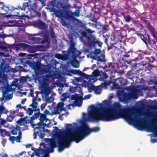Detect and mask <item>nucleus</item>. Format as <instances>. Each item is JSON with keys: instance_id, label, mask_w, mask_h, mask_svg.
<instances>
[{"instance_id": "1", "label": "nucleus", "mask_w": 157, "mask_h": 157, "mask_svg": "<svg viewBox=\"0 0 157 157\" xmlns=\"http://www.w3.org/2000/svg\"><path fill=\"white\" fill-rule=\"evenodd\" d=\"M121 118L129 124H133L138 130H142L145 128L147 131L152 132L154 137L157 136V128L155 127L153 122L147 125L145 119L141 117L139 112L132 108L123 107L119 102H115L106 107L91 106L88 113L83 115L85 121L95 122L101 121H112Z\"/></svg>"}, {"instance_id": "2", "label": "nucleus", "mask_w": 157, "mask_h": 157, "mask_svg": "<svg viewBox=\"0 0 157 157\" xmlns=\"http://www.w3.org/2000/svg\"><path fill=\"white\" fill-rule=\"evenodd\" d=\"M66 129L64 130L57 129L59 131L61 136L59 137V142H62L64 146H60L59 149L60 151H63L65 148H68L71 143L75 141L78 143L84 139L86 137L91 133L97 132L100 130L98 127H95L89 128L88 125L86 123H83L81 126L78 127L75 131H74L71 124L66 125Z\"/></svg>"}, {"instance_id": "3", "label": "nucleus", "mask_w": 157, "mask_h": 157, "mask_svg": "<svg viewBox=\"0 0 157 157\" xmlns=\"http://www.w3.org/2000/svg\"><path fill=\"white\" fill-rule=\"evenodd\" d=\"M112 88L117 89L116 94L119 101L126 104L128 103L132 100L137 99L138 97L137 93H142V90H153L154 89H157V87L155 88V86L151 87L144 85H138L136 86H134L131 85L126 87L124 89L120 88L119 83L116 82L115 79Z\"/></svg>"}, {"instance_id": "4", "label": "nucleus", "mask_w": 157, "mask_h": 157, "mask_svg": "<svg viewBox=\"0 0 157 157\" xmlns=\"http://www.w3.org/2000/svg\"><path fill=\"white\" fill-rule=\"evenodd\" d=\"M27 62L32 69L34 70L36 78H37L42 84H45V87L47 84H48L49 82L60 76L59 73L56 71V68L49 67L40 69V63L29 60Z\"/></svg>"}, {"instance_id": "5", "label": "nucleus", "mask_w": 157, "mask_h": 157, "mask_svg": "<svg viewBox=\"0 0 157 157\" xmlns=\"http://www.w3.org/2000/svg\"><path fill=\"white\" fill-rule=\"evenodd\" d=\"M40 122L36 123V124L33 125L34 132L33 133L34 139L36 138L37 135L41 139L44 136V132L45 131V127H48V124L50 122L49 120L46 118V116L44 114H41L39 119Z\"/></svg>"}, {"instance_id": "6", "label": "nucleus", "mask_w": 157, "mask_h": 157, "mask_svg": "<svg viewBox=\"0 0 157 157\" xmlns=\"http://www.w3.org/2000/svg\"><path fill=\"white\" fill-rule=\"evenodd\" d=\"M77 72H75L76 73H78L80 76L84 77L90 82L93 83L94 82L97 81V79L96 78L98 76L100 75L102 78H101V80H104L107 78L108 76L105 73L101 71L100 72L98 70H96L94 71L92 73L91 75L86 74L85 73L82 72H80L79 71H76Z\"/></svg>"}, {"instance_id": "7", "label": "nucleus", "mask_w": 157, "mask_h": 157, "mask_svg": "<svg viewBox=\"0 0 157 157\" xmlns=\"http://www.w3.org/2000/svg\"><path fill=\"white\" fill-rule=\"evenodd\" d=\"M16 9L22 11L23 14L21 15L22 17L27 16V15H25V13H30L31 16L32 17L35 16L36 15V13L34 10V9H35V6L34 4H31L30 1L23 3L22 7L18 6H17Z\"/></svg>"}, {"instance_id": "8", "label": "nucleus", "mask_w": 157, "mask_h": 157, "mask_svg": "<svg viewBox=\"0 0 157 157\" xmlns=\"http://www.w3.org/2000/svg\"><path fill=\"white\" fill-rule=\"evenodd\" d=\"M17 8H15L12 6L8 5L5 6L3 5L1 8V10H2V12L5 13H2L1 15H3L6 17H10L11 18L13 17H20V14L19 12H17L16 14H13L14 10H17ZM17 10H18L17 9Z\"/></svg>"}, {"instance_id": "9", "label": "nucleus", "mask_w": 157, "mask_h": 157, "mask_svg": "<svg viewBox=\"0 0 157 157\" xmlns=\"http://www.w3.org/2000/svg\"><path fill=\"white\" fill-rule=\"evenodd\" d=\"M79 13L80 10L78 9L76 10L74 13L71 11H68V14L65 16L64 18L68 20L72 21L78 25L82 23L81 21L74 17V16L78 17L79 16Z\"/></svg>"}, {"instance_id": "10", "label": "nucleus", "mask_w": 157, "mask_h": 157, "mask_svg": "<svg viewBox=\"0 0 157 157\" xmlns=\"http://www.w3.org/2000/svg\"><path fill=\"white\" fill-rule=\"evenodd\" d=\"M45 88L44 94L43 96L44 101L47 103L52 102L54 100V98L52 95L49 97V95L51 93V89L49 87V84H47Z\"/></svg>"}, {"instance_id": "11", "label": "nucleus", "mask_w": 157, "mask_h": 157, "mask_svg": "<svg viewBox=\"0 0 157 157\" xmlns=\"http://www.w3.org/2000/svg\"><path fill=\"white\" fill-rule=\"evenodd\" d=\"M64 105L63 103L62 102H59L56 107L54 109V114H59L62 111H66V108L69 109H71V107H72L73 108L74 107V105L73 104H70L66 105V108H64L63 107Z\"/></svg>"}, {"instance_id": "12", "label": "nucleus", "mask_w": 157, "mask_h": 157, "mask_svg": "<svg viewBox=\"0 0 157 157\" xmlns=\"http://www.w3.org/2000/svg\"><path fill=\"white\" fill-rule=\"evenodd\" d=\"M80 94H75L74 95H72L70 98L71 100H74L73 101L74 102V104L76 106H80L82 103L83 93Z\"/></svg>"}, {"instance_id": "13", "label": "nucleus", "mask_w": 157, "mask_h": 157, "mask_svg": "<svg viewBox=\"0 0 157 157\" xmlns=\"http://www.w3.org/2000/svg\"><path fill=\"white\" fill-rule=\"evenodd\" d=\"M40 36L41 37H45V35L43 33H34L31 34L29 36V39L31 41L33 44L41 43L42 41V39L38 37H35L36 36Z\"/></svg>"}, {"instance_id": "14", "label": "nucleus", "mask_w": 157, "mask_h": 157, "mask_svg": "<svg viewBox=\"0 0 157 157\" xmlns=\"http://www.w3.org/2000/svg\"><path fill=\"white\" fill-rule=\"evenodd\" d=\"M24 24L21 19L9 20L8 22L4 23V25L8 27L22 26Z\"/></svg>"}, {"instance_id": "15", "label": "nucleus", "mask_w": 157, "mask_h": 157, "mask_svg": "<svg viewBox=\"0 0 157 157\" xmlns=\"http://www.w3.org/2000/svg\"><path fill=\"white\" fill-rule=\"evenodd\" d=\"M89 44L94 47L95 44H97L99 47H101L102 43L98 39L96 38L95 36L93 35H90L87 37Z\"/></svg>"}, {"instance_id": "16", "label": "nucleus", "mask_w": 157, "mask_h": 157, "mask_svg": "<svg viewBox=\"0 0 157 157\" xmlns=\"http://www.w3.org/2000/svg\"><path fill=\"white\" fill-rule=\"evenodd\" d=\"M70 47L68 48L70 50V51L73 52L75 55H73V57L74 58H76L78 56L81 54V52L80 51H78L75 47V43L73 39L71 38L69 44Z\"/></svg>"}, {"instance_id": "17", "label": "nucleus", "mask_w": 157, "mask_h": 157, "mask_svg": "<svg viewBox=\"0 0 157 157\" xmlns=\"http://www.w3.org/2000/svg\"><path fill=\"white\" fill-rule=\"evenodd\" d=\"M31 122V120H29L28 118L25 117L24 118L18 120L17 123L20 126H24L23 127L21 128V130L24 131L28 129V126L27 125L28 124L30 123Z\"/></svg>"}, {"instance_id": "18", "label": "nucleus", "mask_w": 157, "mask_h": 157, "mask_svg": "<svg viewBox=\"0 0 157 157\" xmlns=\"http://www.w3.org/2000/svg\"><path fill=\"white\" fill-rule=\"evenodd\" d=\"M5 85L3 86H2V88L3 91L2 96L0 98V101L2 102L3 101L5 100V95L6 94V92H9L10 90L11 87L9 85H7L6 82Z\"/></svg>"}, {"instance_id": "19", "label": "nucleus", "mask_w": 157, "mask_h": 157, "mask_svg": "<svg viewBox=\"0 0 157 157\" xmlns=\"http://www.w3.org/2000/svg\"><path fill=\"white\" fill-rule=\"evenodd\" d=\"M0 68L3 72L6 73L13 71V70L10 67L9 64L6 62L1 63Z\"/></svg>"}, {"instance_id": "20", "label": "nucleus", "mask_w": 157, "mask_h": 157, "mask_svg": "<svg viewBox=\"0 0 157 157\" xmlns=\"http://www.w3.org/2000/svg\"><path fill=\"white\" fill-rule=\"evenodd\" d=\"M101 52L100 49H96L94 51H91L87 55L88 57L96 60V58L98 55H99Z\"/></svg>"}, {"instance_id": "21", "label": "nucleus", "mask_w": 157, "mask_h": 157, "mask_svg": "<svg viewBox=\"0 0 157 157\" xmlns=\"http://www.w3.org/2000/svg\"><path fill=\"white\" fill-rule=\"evenodd\" d=\"M147 28L150 34L157 41V32L154 27L150 25H147Z\"/></svg>"}, {"instance_id": "22", "label": "nucleus", "mask_w": 157, "mask_h": 157, "mask_svg": "<svg viewBox=\"0 0 157 157\" xmlns=\"http://www.w3.org/2000/svg\"><path fill=\"white\" fill-rule=\"evenodd\" d=\"M30 46L29 45L23 43H19L17 44L16 48V50L17 51L21 50V51L26 50L30 49Z\"/></svg>"}, {"instance_id": "23", "label": "nucleus", "mask_w": 157, "mask_h": 157, "mask_svg": "<svg viewBox=\"0 0 157 157\" xmlns=\"http://www.w3.org/2000/svg\"><path fill=\"white\" fill-rule=\"evenodd\" d=\"M75 81H73V84H75L77 86L73 87L72 86H70L69 87L70 91L71 93H73L78 90V92L80 93H82V90L80 87L78 86V84H77L76 82H75Z\"/></svg>"}, {"instance_id": "24", "label": "nucleus", "mask_w": 157, "mask_h": 157, "mask_svg": "<svg viewBox=\"0 0 157 157\" xmlns=\"http://www.w3.org/2000/svg\"><path fill=\"white\" fill-rule=\"evenodd\" d=\"M62 52L64 58L67 59L69 57V56L71 55V57L72 59H75L73 57V55H75V54L73 52H71L70 51V50L68 49V51H62Z\"/></svg>"}, {"instance_id": "25", "label": "nucleus", "mask_w": 157, "mask_h": 157, "mask_svg": "<svg viewBox=\"0 0 157 157\" xmlns=\"http://www.w3.org/2000/svg\"><path fill=\"white\" fill-rule=\"evenodd\" d=\"M6 76L5 74L3 75L2 73H0V85L4 86L6 82L7 84V85H9L7 82V79L6 78Z\"/></svg>"}, {"instance_id": "26", "label": "nucleus", "mask_w": 157, "mask_h": 157, "mask_svg": "<svg viewBox=\"0 0 157 157\" xmlns=\"http://www.w3.org/2000/svg\"><path fill=\"white\" fill-rule=\"evenodd\" d=\"M127 80L123 77H120L116 79V82H120V85L121 86H124L127 84Z\"/></svg>"}, {"instance_id": "27", "label": "nucleus", "mask_w": 157, "mask_h": 157, "mask_svg": "<svg viewBox=\"0 0 157 157\" xmlns=\"http://www.w3.org/2000/svg\"><path fill=\"white\" fill-rule=\"evenodd\" d=\"M32 25L37 28H40L44 27L45 26V24L44 23L40 20H38L37 21H34Z\"/></svg>"}, {"instance_id": "28", "label": "nucleus", "mask_w": 157, "mask_h": 157, "mask_svg": "<svg viewBox=\"0 0 157 157\" xmlns=\"http://www.w3.org/2000/svg\"><path fill=\"white\" fill-rule=\"evenodd\" d=\"M52 11L54 13L56 17H59L61 19L63 18V13L62 10H56L53 9Z\"/></svg>"}, {"instance_id": "29", "label": "nucleus", "mask_w": 157, "mask_h": 157, "mask_svg": "<svg viewBox=\"0 0 157 157\" xmlns=\"http://www.w3.org/2000/svg\"><path fill=\"white\" fill-rule=\"evenodd\" d=\"M148 38V40H147V44L148 45V46H147V47L149 48H150V47L149 45H150L151 47L152 48H154L155 47L157 46L156 45V43L153 40H150V36L149 35H147Z\"/></svg>"}, {"instance_id": "30", "label": "nucleus", "mask_w": 157, "mask_h": 157, "mask_svg": "<svg viewBox=\"0 0 157 157\" xmlns=\"http://www.w3.org/2000/svg\"><path fill=\"white\" fill-rule=\"evenodd\" d=\"M40 114L39 113H35L34 115H33L31 118H29V120H31V122H30L32 126L33 127V124H36V123H34L33 121V120L37 119V118L39 117Z\"/></svg>"}, {"instance_id": "31", "label": "nucleus", "mask_w": 157, "mask_h": 157, "mask_svg": "<svg viewBox=\"0 0 157 157\" xmlns=\"http://www.w3.org/2000/svg\"><path fill=\"white\" fill-rule=\"evenodd\" d=\"M60 99L62 101H64L67 99H68L69 101H70L69 95L67 92L63 93L61 95Z\"/></svg>"}, {"instance_id": "32", "label": "nucleus", "mask_w": 157, "mask_h": 157, "mask_svg": "<svg viewBox=\"0 0 157 157\" xmlns=\"http://www.w3.org/2000/svg\"><path fill=\"white\" fill-rule=\"evenodd\" d=\"M71 62V63L72 65L75 68H78L79 67V63L78 60L76 59H73Z\"/></svg>"}, {"instance_id": "33", "label": "nucleus", "mask_w": 157, "mask_h": 157, "mask_svg": "<svg viewBox=\"0 0 157 157\" xmlns=\"http://www.w3.org/2000/svg\"><path fill=\"white\" fill-rule=\"evenodd\" d=\"M79 71L80 72H81L79 70H71V71H69L68 70H66L65 71V73L64 75H71V73H73L74 74H77L79 76H80L79 74L78 73H75V72H77L75 71Z\"/></svg>"}, {"instance_id": "34", "label": "nucleus", "mask_w": 157, "mask_h": 157, "mask_svg": "<svg viewBox=\"0 0 157 157\" xmlns=\"http://www.w3.org/2000/svg\"><path fill=\"white\" fill-rule=\"evenodd\" d=\"M38 105V103L37 102L36 99V98H33L32 103L30 105L34 109L36 108Z\"/></svg>"}, {"instance_id": "35", "label": "nucleus", "mask_w": 157, "mask_h": 157, "mask_svg": "<svg viewBox=\"0 0 157 157\" xmlns=\"http://www.w3.org/2000/svg\"><path fill=\"white\" fill-rule=\"evenodd\" d=\"M105 56L104 54H101L100 55H97L96 58V60L98 61L102 62L105 61Z\"/></svg>"}, {"instance_id": "36", "label": "nucleus", "mask_w": 157, "mask_h": 157, "mask_svg": "<svg viewBox=\"0 0 157 157\" xmlns=\"http://www.w3.org/2000/svg\"><path fill=\"white\" fill-rule=\"evenodd\" d=\"M18 131H19H19H21V128L19 126H17L16 128L13 129L11 132L13 134L15 135L17 134Z\"/></svg>"}, {"instance_id": "37", "label": "nucleus", "mask_w": 157, "mask_h": 157, "mask_svg": "<svg viewBox=\"0 0 157 157\" xmlns=\"http://www.w3.org/2000/svg\"><path fill=\"white\" fill-rule=\"evenodd\" d=\"M94 91L97 94H100L101 92V89L99 86H95Z\"/></svg>"}, {"instance_id": "38", "label": "nucleus", "mask_w": 157, "mask_h": 157, "mask_svg": "<svg viewBox=\"0 0 157 157\" xmlns=\"http://www.w3.org/2000/svg\"><path fill=\"white\" fill-rule=\"evenodd\" d=\"M49 31L50 34V36L51 38L53 39H55L56 38L54 32L53 30V28L51 26L49 27Z\"/></svg>"}, {"instance_id": "39", "label": "nucleus", "mask_w": 157, "mask_h": 157, "mask_svg": "<svg viewBox=\"0 0 157 157\" xmlns=\"http://www.w3.org/2000/svg\"><path fill=\"white\" fill-rule=\"evenodd\" d=\"M56 84L59 88H63L64 87L63 81H59L56 82Z\"/></svg>"}, {"instance_id": "40", "label": "nucleus", "mask_w": 157, "mask_h": 157, "mask_svg": "<svg viewBox=\"0 0 157 157\" xmlns=\"http://www.w3.org/2000/svg\"><path fill=\"white\" fill-rule=\"evenodd\" d=\"M22 132L21 131H19L18 132V136H17L15 140L17 142H20V140L22 138Z\"/></svg>"}, {"instance_id": "41", "label": "nucleus", "mask_w": 157, "mask_h": 157, "mask_svg": "<svg viewBox=\"0 0 157 157\" xmlns=\"http://www.w3.org/2000/svg\"><path fill=\"white\" fill-rule=\"evenodd\" d=\"M137 35L140 36L141 39L143 40L144 42L145 43L146 45L147 46H148V45L147 44V41L145 40L144 38V35L142 33H139L137 34Z\"/></svg>"}, {"instance_id": "42", "label": "nucleus", "mask_w": 157, "mask_h": 157, "mask_svg": "<svg viewBox=\"0 0 157 157\" xmlns=\"http://www.w3.org/2000/svg\"><path fill=\"white\" fill-rule=\"evenodd\" d=\"M95 86L91 84L90 85H88L87 86V88L89 91L91 92L92 90H94Z\"/></svg>"}, {"instance_id": "43", "label": "nucleus", "mask_w": 157, "mask_h": 157, "mask_svg": "<svg viewBox=\"0 0 157 157\" xmlns=\"http://www.w3.org/2000/svg\"><path fill=\"white\" fill-rule=\"evenodd\" d=\"M6 92V94L5 95V100H9L12 99L13 98V95L12 94H8Z\"/></svg>"}, {"instance_id": "44", "label": "nucleus", "mask_w": 157, "mask_h": 157, "mask_svg": "<svg viewBox=\"0 0 157 157\" xmlns=\"http://www.w3.org/2000/svg\"><path fill=\"white\" fill-rule=\"evenodd\" d=\"M124 18L125 21L127 22H129L131 20V17L129 15H127L126 16H124Z\"/></svg>"}, {"instance_id": "45", "label": "nucleus", "mask_w": 157, "mask_h": 157, "mask_svg": "<svg viewBox=\"0 0 157 157\" xmlns=\"http://www.w3.org/2000/svg\"><path fill=\"white\" fill-rule=\"evenodd\" d=\"M136 40V39L134 37H132L129 38L128 39V42L131 44H133Z\"/></svg>"}, {"instance_id": "46", "label": "nucleus", "mask_w": 157, "mask_h": 157, "mask_svg": "<svg viewBox=\"0 0 157 157\" xmlns=\"http://www.w3.org/2000/svg\"><path fill=\"white\" fill-rule=\"evenodd\" d=\"M33 112V110L31 108H28L26 111V113L29 115H32Z\"/></svg>"}, {"instance_id": "47", "label": "nucleus", "mask_w": 157, "mask_h": 157, "mask_svg": "<svg viewBox=\"0 0 157 157\" xmlns=\"http://www.w3.org/2000/svg\"><path fill=\"white\" fill-rule=\"evenodd\" d=\"M36 94V96L35 97L33 98H36V101H40L41 99L40 98H38V94H39V92L37 91H36L35 92Z\"/></svg>"}, {"instance_id": "48", "label": "nucleus", "mask_w": 157, "mask_h": 157, "mask_svg": "<svg viewBox=\"0 0 157 157\" xmlns=\"http://www.w3.org/2000/svg\"><path fill=\"white\" fill-rule=\"evenodd\" d=\"M146 58L148 60V62H153L155 61V58L153 56H151L150 58L149 57H146Z\"/></svg>"}, {"instance_id": "49", "label": "nucleus", "mask_w": 157, "mask_h": 157, "mask_svg": "<svg viewBox=\"0 0 157 157\" xmlns=\"http://www.w3.org/2000/svg\"><path fill=\"white\" fill-rule=\"evenodd\" d=\"M133 74V72L132 71H128L126 75V76L128 78H130V79H132V78L130 77V76L131 75H132Z\"/></svg>"}, {"instance_id": "50", "label": "nucleus", "mask_w": 157, "mask_h": 157, "mask_svg": "<svg viewBox=\"0 0 157 157\" xmlns=\"http://www.w3.org/2000/svg\"><path fill=\"white\" fill-rule=\"evenodd\" d=\"M25 151L21 152L18 155H15L13 157H20V156L22 155L24 156V155H24L25 154Z\"/></svg>"}, {"instance_id": "51", "label": "nucleus", "mask_w": 157, "mask_h": 157, "mask_svg": "<svg viewBox=\"0 0 157 157\" xmlns=\"http://www.w3.org/2000/svg\"><path fill=\"white\" fill-rule=\"evenodd\" d=\"M87 35L86 33H84L82 34V36L80 38V41L83 43L84 42V41H83L82 40L83 37H87Z\"/></svg>"}, {"instance_id": "52", "label": "nucleus", "mask_w": 157, "mask_h": 157, "mask_svg": "<svg viewBox=\"0 0 157 157\" xmlns=\"http://www.w3.org/2000/svg\"><path fill=\"white\" fill-rule=\"evenodd\" d=\"M9 140L12 143H14V141L15 140L16 138L14 136H11L9 137Z\"/></svg>"}, {"instance_id": "53", "label": "nucleus", "mask_w": 157, "mask_h": 157, "mask_svg": "<svg viewBox=\"0 0 157 157\" xmlns=\"http://www.w3.org/2000/svg\"><path fill=\"white\" fill-rule=\"evenodd\" d=\"M6 123V121L5 120L0 118V124L3 126Z\"/></svg>"}, {"instance_id": "54", "label": "nucleus", "mask_w": 157, "mask_h": 157, "mask_svg": "<svg viewBox=\"0 0 157 157\" xmlns=\"http://www.w3.org/2000/svg\"><path fill=\"white\" fill-rule=\"evenodd\" d=\"M61 20H62L61 23L62 24V25L65 27L67 26V23L64 20H63V18H61Z\"/></svg>"}, {"instance_id": "55", "label": "nucleus", "mask_w": 157, "mask_h": 157, "mask_svg": "<svg viewBox=\"0 0 157 157\" xmlns=\"http://www.w3.org/2000/svg\"><path fill=\"white\" fill-rule=\"evenodd\" d=\"M7 120L9 121H11L13 120V117L11 116H9L7 117L6 118Z\"/></svg>"}, {"instance_id": "56", "label": "nucleus", "mask_w": 157, "mask_h": 157, "mask_svg": "<svg viewBox=\"0 0 157 157\" xmlns=\"http://www.w3.org/2000/svg\"><path fill=\"white\" fill-rule=\"evenodd\" d=\"M131 53V51H128L127 53L124 55V56L126 57H130V53Z\"/></svg>"}, {"instance_id": "57", "label": "nucleus", "mask_w": 157, "mask_h": 157, "mask_svg": "<svg viewBox=\"0 0 157 157\" xmlns=\"http://www.w3.org/2000/svg\"><path fill=\"white\" fill-rule=\"evenodd\" d=\"M91 96V95L90 94H88L86 95H85L84 96V98L83 97V100L89 99L90 98Z\"/></svg>"}, {"instance_id": "58", "label": "nucleus", "mask_w": 157, "mask_h": 157, "mask_svg": "<svg viewBox=\"0 0 157 157\" xmlns=\"http://www.w3.org/2000/svg\"><path fill=\"white\" fill-rule=\"evenodd\" d=\"M46 105V103H44L43 104H42L40 106V109L42 110H43L44 109Z\"/></svg>"}, {"instance_id": "59", "label": "nucleus", "mask_w": 157, "mask_h": 157, "mask_svg": "<svg viewBox=\"0 0 157 157\" xmlns=\"http://www.w3.org/2000/svg\"><path fill=\"white\" fill-rule=\"evenodd\" d=\"M6 140H4V139H2V140L1 142V143L2 144L3 147H4L5 145L6 144Z\"/></svg>"}, {"instance_id": "60", "label": "nucleus", "mask_w": 157, "mask_h": 157, "mask_svg": "<svg viewBox=\"0 0 157 157\" xmlns=\"http://www.w3.org/2000/svg\"><path fill=\"white\" fill-rule=\"evenodd\" d=\"M10 36V35H7L5 34H2L0 35V36L1 37L3 38L6 37H7Z\"/></svg>"}, {"instance_id": "61", "label": "nucleus", "mask_w": 157, "mask_h": 157, "mask_svg": "<svg viewBox=\"0 0 157 157\" xmlns=\"http://www.w3.org/2000/svg\"><path fill=\"white\" fill-rule=\"evenodd\" d=\"M110 39L113 41H115L116 40V37L114 35H112L111 36Z\"/></svg>"}, {"instance_id": "62", "label": "nucleus", "mask_w": 157, "mask_h": 157, "mask_svg": "<svg viewBox=\"0 0 157 157\" xmlns=\"http://www.w3.org/2000/svg\"><path fill=\"white\" fill-rule=\"evenodd\" d=\"M34 90L33 89L30 90V95L32 97H33Z\"/></svg>"}, {"instance_id": "63", "label": "nucleus", "mask_w": 157, "mask_h": 157, "mask_svg": "<svg viewBox=\"0 0 157 157\" xmlns=\"http://www.w3.org/2000/svg\"><path fill=\"white\" fill-rule=\"evenodd\" d=\"M86 31L88 33H92L94 32V31L91 30L90 29H87V28L86 29Z\"/></svg>"}, {"instance_id": "64", "label": "nucleus", "mask_w": 157, "mask_h": 157, "mask_svg": "<svg viewBox=\"0 0 157 157\" xmlns=\"http://www.w3.org/2000/svg\"><path fill=\"white\" fill-rule=\"evenodd\" d=\"M7 155L6 154H0V157H8Z\"/></svg>"}]
</instances>
